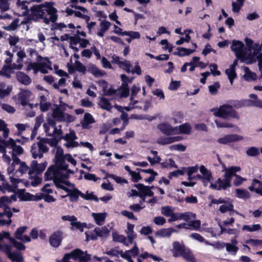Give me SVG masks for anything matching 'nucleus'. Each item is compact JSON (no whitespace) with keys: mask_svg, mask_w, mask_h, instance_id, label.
Here are the masks:
<instances>
[{"mask_svg":"<svg viewBox=\"0 0 262 262\" xmlns=\"http://www.w3.org/2000/svg\"><path fill=\"white\" fill-rule=\"evenodd\" d=\"M231 49L235 52L237 58L242 61H244L246 60V52L244 50V44L242 41L233 40L231 46Z\"/></svg>","mask_w":262,"mask_h":262,"instance_id":"obj_5","label":"nucleus"},{"mask_svg":"<svg viewBox=\"0 0 262 262\" xmlns=\"http://www.w3.org/2000/svg\"><path fill=\"white\" fill-rule=\"evenodd\" d=\"M221 204L219 211L222 213H229L230 216H232L234 213L238 214V212L234 209V205L233 200L229 198H220L218 199H212L210 203L209 206H211L212 204Z\"/></svg>","mask_w":262,"mask_h":262,"instance_id":"obj_3","label":"nucleus"},{"mask_svg":"<svg viewBox=\"0 0 262 262\" xmlns=\"http://www.w3.org/2000/svg\"><path fill=\"white\" fill-rule=\"evenodd\" d=\"M177 49L178 51L174 52L173 54L180 57L188 56L195 52V49H187L183 47H178Z\"/></svg>","mask_w":262,"mask_h":262,"instance_id":"obj_25","label":"nucleus"},{"mask_svg":"<svg viewBox=\"0 0 262 262\" xmlns=\"http://www.w3.org/2000/svg\"><path fill=\"white\" fill-rule=\"evenodd\" d=\"M3 144L4 145V147L1 146V147L3 148L4 150L5 151V149H4L5 147H9L12 149L16 144V142L12 138H9L8 141H3Z\"/></svg>","mask_w":262,"mask_h":262,"instance_id":"obj_56","label":"nucleus"},{"mask_svg":"<svg viewBox=\"0 0 262 262\" xmlns=\"http://www.w3.org/2000/svg\"><path fill=\"white\" fill-rule=\"evenodd\" d=\"M62 240V232L61 231L54 232L49 237L50 244L53 247H58Z\"/></svg>","mask_w":262,"mask_h":262,"instance_id":"obj_11","label":"nucleus"},{"mask_svg":"<svg viewBox=\"0 0 262 262\" xmlns=\"http://www.w3.org/2000/svg\"><path fill=\"white\" fill-rule=\"evenodd\" d=\"M181 257H182L187 262H196L195 256L189 249H186Z\"/></svg>","mask_w":262,"mask_h":262,"instance_id":"obj_28","label":"nucleus"},{"mask_svg":"<svg viewBox=\"0 0 262 262\" xmlns=\"http://www.w3.org/2000/svg\"><path fill=\"white\" fill-rule=\"evenodd\" d=\"M172 249L171 252L173 256L178 257L181 256L186 249L184 244H181L178 241H174L172 243Z\"/></svg>","mask_w":262,"mask_h":262,"instance_id":"obj_14","label":"nucleus"},{"mask_svg":"<svg viewBox=\"0 0 262 262\" xmlns=\"http://www.w3.org/2000/svg\"><path fill=\"white\" fill-rule=\"evenodd\" d=\"M249 189L262 196V182L254 179L252 182L251 185L249 187Z\"/></svg>","mask_w":262,"mask_h":262,"instance_id":"obj_20","label":"nucleus"},{"mask_svg":"<svg viewBox=\"0 0 262 262\" xmlns=\"http://www.w3.org/2000/svg\"><path fill=\"white\" fill-rule=\"evenodd\" d=\"M135 187H136L139 191L140 198L142 199L144 201L145 199V194L147 191V189L148 188V186H145L144 184L139 183L135 185Z\"/></svg>","mask_w":262,"mask_h":262,"instance_id":"obj_33","label":"nucleus"},{"mask_svg":"<svg viewBox=\"0 0 262 262\" xmlns=\"http://www.w3.org/2000/svg\"><path fill=\"white\" fill-rule=\"evenodd\" d=\"M169 149L171 151L177 150L179 151H185L186 149V147L182 144H178L169 146Z\"/></svg>","mask_w":262,"mask_h":262,"instance_id":"obj_54","label":"nucleus"},{"mask_svg":"<svg viewBox=\"0 0 262 262\" xmlns=\"http://www.w3.org/2000/svg\"><path fill=\"white\" fill-rule=\"evenodd\" d=\"M95 122V119L92 115L89 113H86L84 114L83 120L81 122L82 127L84 129H89L91 127L90 124L94 123Z\"/></svg>","mask_w":262,"mask_h":262,"instance_id":"obj_22","label":"nucleus"},{"mask_svg":"<svg viewBox=\"0 0 262 262\" xmlns=\"http://www.w3.org/2000/svg\"><path fill=\"white\" fill-rule=\"evenodd\" d=\"M42 122V119L37 117L35 119V123L30 136V139L33 140L37 134V130Z\"/></svg>","mask_w":262,"mask_h":262,"instance_id":"obj_32","label":"nucleus"},{"mask_svg":"<svg viewBox=\"0 0 262 262\" xmlns=\"http://www.w3.org/2000/svg\"><path fill=\"white\" fill-rule=\"evenodd\" d=\"M80 173L81 174H84V175L83 176L84 178L87 180L96 182L99 179V178H97L95 174L90 173H86L83 170H81L80 171Z\"/></svg>","mask_w":262,"mask_h":262,"instance_id":"obj_51","label":"nucleus"},{"mask_svg":"<svg viewBox=\"0 0 262 262\" xmlns=\"http://www.w3.org/2000/svg\"><path fill=\"white\" fill-rule=\"evenodd\" d=\"M81 197L86 200H94L95 202H98L99 199L97 196L94 194L93 192L89 193L88 191H86V194H84L82 192Z\"/></svg>","mask_w":262,"mask_h":262,"instance_id":"obj_48","label":"nucleus"},{"mask_svg":"<svg viewBox=\"0 0 262 262\" xmlns=\"http://www.w3.org/2000/svg\"><path fill=\"white\" fill-rule=\"evenodd\" d=\"M94 232L97 233L99 237H106L110 234V230L105 226L101 228L96 227L94 229Z\"/></svg>","mask_w":262,"mask_h":262,"instance_id":"obj_36","label":"nucleus"},{"mask_svg":"<svg viewBox=\"0 0 262 262\" xmlns=\"http://www.w3.org/2000/svg\"><path fill=\"white\" fill-rule=\"evenodd\" d=\"M226 248L227 251L233 252L234 254H235L238 250V248L236 246L230 243H227L226 244Z\"/></svg>","mask_w":262,"mask_h":262,"instance_id":"obj_63","label":"nucleus"},{"mask_svg":"<svg viewBox=\"0 0 262 262\" xmlns=\"http://www.w3.org/2000/svg\"><path fill=\"white\" fill-rule=\"evenodd\" d=\"M44 60L46 61H42L40 62H36L38 64L37 66H34L32 70L34 71V73L36 74L38 71H40L42 74H47L48 73V69L50 70H52L51 67V62L50 61L48 57H44Z\"/></svg>","mask_w":262,"mask_h":262,"instance_id":"obj_6","label":"nucleus"},{"mask_svg":"<svg viewBox=\"0 0 262 262\" xmlns=\"http://www.w3.org/2000/svg\"><path fill=\"white\" fill-rule=\"evenodd\" d=\"M10 0H0V9L2 12H5L9 9Z\"/></svg>","mask_w":262,"mask_h":262,"instance_id":"obj_60","label":"nucleus"},{"mask_svg":"<svg viewBox=\"0 0 262 262\" xmlns=\"http://www.w3.org/2000/svg\"><path fill=\"white\" fill-rule=\"evenodd\" d=\"M236 196L238 198L247 199L250 198V194L248 190L244 189H236L235 190Z\"/></svg>","mask_w":262,"mask_h":262,"instance_id":"obj_42","label":"nucleus"},{"mask_svg":"<svg viewBox=\"0 0 262 262\" xmlns=\"http://www.w3.org/2000/svg\"><path fill=\"white\" fill-rule=\"evenodd\" d=\"M14 72L11 69L10 65H4L1 70H0V75L4 76L7 78L11 77V74Z\"/></svg>","mask_w":262,"mask_h":262,"instance_id":"obj_30","label":"nucleus"},{"mask_svg":"<svg viewBox=\"0 0 262 262\" xmlns=\"http://www.w3.org/2000/svg\"><path fill=\"white\" fill-rule=\"evenodd\" d=\"M66 108L64 106H57L55 108L52 113L53 118L59 122H63L64 120V114L63 111Z\"/></svg>","mask_w":262,"mask_h":262,"instance_id":"obj_17","label":"nucleus"},{"mask_svg":"<svg viewBox=\"0 0 262 262\" xmlns=\"http://www.w3.org/2000/svg\"><path fill=\"white\" fill-rule=\"evenodd\" d=\"M253 102H254L250 99L232 100L229 101V105H231L233 108L238 109L244 106H250Z\"/></svg>","mask_w":262,"mask_h":262,"instance_id":"obj_15","label":"nucleus"},{"mask_svg":"<svg viewBox=\"0 0 262 262\" xmlns=\"http://www.w3.org/2000/svg\"><path fill=\"white\" fill-rule=\"evenodd\" d=\"M16 78L20 83L26 85L30 84L32 81L31 78L23 72H17Z\"/></svg>","mask_w":262,"mask_h":262,"instance_id":"obj_21","label":"nucleus"},{"mask_svg":"<svg viewBox=\"0 0 262 262\" xmlns=\"http://www.w3.org/2000/svg\"><path fill=\"white\" fill-rule=\"evenodd\" d=\"M182 138L179 136L161 137L157 140V143L162 145H168L174 142L179 141Z\"/></svg>","mask_w":262,"mask_h":262,"instance_id":"obj_19","label":"nucleus"},{"mask_svg":"<svg viewBox=\"0 0 262 262\" xmlns=\"http://www.w3.org/2000/svg\"><path fill=\"white\" fill-rule=\"evenodd\" d=\"M10 243L13 244L14 247L19 250H23L25 249V246L21 242L16 241L14 238H11Z\"/></svg>","mask_w":262,"mask_h":262,"instance_id":"obj_57","label":"nucleus"},{"mask_svg":"<svg viewBox=\"0 0 262 262\" xmlns=\"http://www.w3.org/2000/svg\"><path fill=\"white\" fill-rule=\"evenodd\" d=\"M245 80L250 81L256 80L257 79L256 74L251 71L248 67H245V74L244 76Z\"/></svg>","mask_w":262,"mask_h":262,"instance_id":"obj_34","label":"nucleus"},{"mask_svg":"<svg viewBox=\"0 0 262 262\" xmlns=\"http://www.w3.org/2000/svg\"><path fill=\"white\" fill-rule=\"evenodd\" d=\"M54 2L45 3L33 6L30 11L33 16L37 18L43 19L45 23L48 24L50 21L55 23L58 19L57 10L54 7Z\"/></svg>","mask_w":262,"mask_h":262,"instance_id":"obj_1","label":"nucleus"},{"mask_svg":"<svg viewBox=\"0 0 262 262\" xmlns=\"http://www.w3.org/2000/svg\"><path fill=\"white\" fill-rule=\"evenodd\" d=\"M215 123L218 128H232L234 127L233 124L228 122H223L221 120H215Z\"/></svg>","mask_w":262,"mask_h":262,"instance_id":"obj_52","label":"nucleus"},{"mask_svg":"<svg viewBox=\"0 0 262 262\" xmlns=\"http://www.w3.org/2000/svg\"><path fill=\"white\" fill-rule=\"evenodd\" d=\"M77 139V137L76 135L75 131L71 130L69 133H67L64 136L60 137V138L58 139V140L63 139L66 141L67 142H69L71 141L75 140Z\"/></svg>","mask_w":262,"mask_h":262,"instance_id":"obj_35","label":"nucleus"},{"mask_svg":"<svg viewBox=\"0 0 262 262\" xmlns=\"http://www.w3.org/2000/svg\"><path fill=\"white\" fill-rule=\"evenodd\" d=\"M134 224L127 222V229L125 230V232L127 235L128 242L130 244L133 243L134 239L137 237V234L134 230Z\"/></svg>","mask_w":262,"mask_h":262,"instance_id":"obj_18","label":"nucleus"},{"mask_svg":"<svg viewBox=\"0 0 262 262\" xmlns=\"http://www.w3.org/2000/svg\"><path fill=\"white\" fill-rule=\"evenodd\" d=\"M178 231L172 227L162 228L155 233L156 236L160 237H170L172 233H176Z\"/></svg>","mask_w":262,"mask_h":262,"instance_id":"obj_16","label":"nucleus"},{"mask_svg":"<svg viewBox=\"0 0 262 262\" xmlns=\"http://www.w3.org/2000/svg\"><path fill=\"white\" fill-rule=\"evenodd\" d=\"M225 73L228 76L230 82L232 84L233 80L236 77V73L235 72V70L231 69H227L225 71Z\"/></svg>","mask_w":262,"mask_h":262,"instance_id":"obj_53","label":"nucleus"},{"mask_svg":"<svg viewBox=\"0 0 262 262\" xmlns=\"http://www.w3.org/2000/svg\"><path fill=\"white\" fill-rule=\"evenodd\" d=\"M66 157L54 159L55 164L50 166L45 173V180H52L53 177L57 176L60 171L67 169L69 165L66 163Z\"/></svg>","mask_w":262,"mask_h":262,"instance_id":"obj_2","label":"nucleus"},{"mask_svg":"<svg viewBox=\"0 0 262 262\" xmlns=\"http://www.w3.org/2000/svg\"><path fill=\"white\" fill-rule=\"evenodd\" d=\"M37 139H39V142H41L45 144L46 143L49 144L51 147L56 146L58 145V141L54 138H41L39 136L37 137Z\"/></svg>","mask_w":262,"mask_h":262,"instance_id":"obj_37","label":"nucleus"},{"mask_svg":"<svg viewBox=\"0 0 262 262\" xmlns=\"http://www.w3.org/2000/svg\"><path fill=\"white\" fill-rule=\"evenodd\" d=\"M185 170L182 168V169H178L170 172L168 174V177L169 179H171L173 177H178L179 176H183Z\"/></svg>","mask_w":262,"mask_h":262,"instance_id":"obj_55","label":"nucleus"},{"mask_svg":"<svg viewBox=\"0 0 262 262\" xmlns=\"http://www.w3.org/2000/svg\"><path fill=\"white\" fill-rule=\"evenodd\" d=\"M241 168L239 166H233L225 169V173L224 174L225 182L226 186H231V181L233 177H235L237 174L236 173L241 170Z\"/></svg>","mask_w":262,"mask_h":262,"instance_id":"obj_7","label":"nucleus"},{"mask_svg":"<svg viewBox=\"0 0 262 262\" xmlns=\"http://www.w3.org/2000/svg\"><path fill=\"white\" fill-rule=\"evenodd\" d=\"M20 200L23 201H32V194L29 192H25L24 190H21L18 193V195Z\"/></svg>","mask_w":262,"mask_h":262,"instance_id":"obj_44","label":"nucleus"},{"mask_svg":"<svg viewBox=\"0 0 262 262\" xmlns=\"http://www.w3.org/2000/svg\"><path fill=\"white\" fill-rule=\"evenodd\" d=\"M64 179L66 178L63 177L55 176L53 177L52 180H53L54 184L56 187L61 189L60 187L64 186L62 184H63L67 186H70L71 185V183L69 181L64 180Z\"/></svg>","mask_w":262,"mask_h":262,"instance_id":"obj_24","label":"nucleus"},{"mask_svg":"<svg viewBox=\"0 0 262 262\" xmlns=\"http://www.w3.org/2000/svg\"><path fill=\"white\" fill-rule=\"evenodd\" d=\"M105 177L107 178H111L114 180L118 183H127V181L124 178L116 176L113 174H110L107 172L105 173Z\"/></svg>","mask_w":262,"mask_h":262,"instance_id":"obj_47","label":"nucleus"},{"mask_svg":"<svg viewBox=\"0 0 262 262\" xmlns=\"http://www.w3.org/2000/svg\"><path fill=\"white\" fill-rule=\"evenodd\" d=\"M75 69L77 71L81 72L84 74H85L86 71L85 67L78 60L75 61Z\"/></svg>","mask_w":262,"mask_h":262,"instance_id":"obj_59","label":"nucleus"},{"mask_svg":"<svg viewBox=\"0 0 262 262\" xmlns=\"http://www.w3.org/2000/svg\"><path fill=\"white\" fill-rule=\"evenodd\" d=\"M60 187L62 190L68 192V195L69 196L70 200L72 202H77L78 200L79 196H81V195H82V192L77 188H74L72 190L65 186H62Z\"/></svg>","mask_w":262,"mask_h":262,"instance_id":"obj_13","label":"nucleus"},{"mask_svg":"<svg viewBox=\"0 0 262 262\" xmlns=\"http://www.w3.org/2000/svg\"><path fill=\"white\" fill-rule=\"evenodd\" d=\"M183 169L185 170V172H187L188 175V180L191 181V178L190 176L193 173L196 172L198 170V167L197 165L195 166H190L188 167H183Z\"/></svg>","mask_w":262,"mask_h":262,"instance_id":"obj_46","label":"nucleus"},{"mask_svg":"<svg viewBox=\"0 0 262 262\" xmlns=\"http://www.w3.org/2000/svg\"><path fill=\"white\" fill-rule=\"evenodd\" d=\"M10 202V200L7 196H3L0 198V208L9 207L8 204Z\"/></svg>","mask_w":262,"mask_h":262,"instance_id":"obj_62","label":"nucleus"},{"mask_svg":"<svg viewBox=\"0 0 262 262\" xmlns=\"http://www.w3.org/2000/svg\"><path fill=\"white\" fill-rule=\"evenodd\" d=\"M99 105L103 110L106 111H110L112 108L111 103L105 97H102L101 98Z\"/></svg>","mask_w":262,"mask_h":262,"instance_id":"obj_39","label":"nucleus"},{"mask_svg":"<svg viewBox=\"0 0 262 262\" xmlns=\"http://www.w3.org/2000/svg\"><path fill=\"white\" fill-rule=\"evenodd\" d=\"M119 68L122 69L125 71L127 73L130 72V68L132 67V64L129 61L124 59L123 61H121L118 65Z\"/></svg>","mask_w":262,"mask_h":262,"instance_id":"obj_41","label":"nucleus"},{"mask_svg":"<svg viewBox=\"0 0 262 262\" xmlns=\"http://www.w3.org/2000/svg\"><path fill=\"white\" fill-rule=\"evenodd\" d=\"M178 127L177 134L189 135L191 131V127L189 123H186L179 125Z\"/></svg>","mask_w":262,"mask_h":262,"instance_id":"obj_26","label":"nucleus"},{"mask_svg":"<svg viewBox=\"0 0 262 262\" xmlns=\"http://www.w3.org/2000/svg\"><path fill=\"white\" fill-rule=\"evenodd\" d=\"M31 152L34 159H36L37 158H41L43 157V155L41 153V151L38 150V145L36 143H34L32 145Z\"/></svg>","mask_w":262,"mask_h":262,"instance_id":"obj_38","label":"nucleus"},{"mask_svg":"<svg viewBox=\"0 0 262 262\" xmlns=\"http://www.w3.org/2000/svg\"><path fill=\"white\" fill-rule=\"evenodd\" d=\"M93 216L95 219V221L97 225H100L101 222L105 220V215L104 213H93Z\"/></svg>","mask_w":262,"mask_h":262,"instance_id":"obj_49","label":"nucleus"},{"mask_svg":"<svg viewBox=\"0 0 262 262\" xmlns=\"http://www.w3.org/2000/svg\"><path fill=\"white\" fill-rule=\"evenodd\" d=\"M60 128L59 129L57 127H55L54 128V130L52 133L48 134V136L52 137L53 138L55 139L58 141V144L59 143L60 140H58L59 138L61 136H63L62 133L63 132L61 129V126L60 125Z\"/></svg>","mask_w":262,"mask_h":262,"instance_id":"obj_43","label":"nucleus"},{"mask_svg":"<svg viewBox=\"0 0 262 262\" xmlns=\"http://www.w3.org/2000/svg\"><path fill=\"white\" fill-rule=\"evenodd\" d=\"M220 88V84L218 82H215L213 84L209 85V91L211 94L215 95L217 94L218 89Z\"/></svg>","mask_w":262,"mask_h":262,"instance_id":"obj_58","label":"nucleus"},{"mask_svg":"<svg viewBox=\"0 0 262 262\" xmlns=\"http://www.w3.org/2000/svg\"><path fill=\"white\" fill-rule=\"evenodd\" d=\"M246 154L248 156L256 157L259 155V149L256 147L252 146L248 148Z\"/></svg>","mask_w":262,"mask_h":262,"instance_id":"obj_50","label":"nucleus"},{"mask_svg":"<svg viewBox=\"0 0 262 262\" xmlns=\"http://www.w3.org/2000/svg\"><path fill=\"white\" fill-rule=\"evenodd\" d=\"M71 258L75 260H79L80 262H88L91 259V255L84 253L79 249H76L70 253Z\"/></svg>","mask_w":262,"mask_h":262,"instance_id":"obj_8","label":"nucleus"},{"mask_svg":"<svg viewBox=\"0 0 262 262\" xmlns=\"http://www.w3.org/2000/svg\"><path fill=\"white\" fill-rule=\"evenodd\" d=\"M88 72L91 73L96 78L103 76L105 73L99 69L95 65L90 64L88 68Z\"/></svg>","mask_w":262,"mask_h":262,"instance_id":"obj_23","label":"nucleus"},{"mask_svg":"<svg viewBox=\"0 0 262 262\" xmlns=\"http://www.w3.org/2000/svg\"><path fill=\"white\" fill-rule=\"evenodd\" d=\"M243 139V137L237 134H229L224 136L217 139V142L222 144H227L231 142H235Z\"/></svg>","mask_w":262,"mask_h":262,"instance_id":"obj_10","label":"nucleus"},{"mask_svg":"<svg viewBox=\"0 0 262 262\" xmlns=\"http://www.w3.org/2000/svg\"><path fill=\"white\" fill-rule=\"evenodd\" d=\"M214 115L226 120L231 119H239V116L231 105L228 104L221 105L214 113Z\"/></svg>","mask_w":262,"mask_h":262,"instance_id":"obj_4","label":"nucleus"},{"mask_svg":"<svg viewBox=\"0 0 262 262\" xmlns=\"http://www.w3.org/2000/svg\"><path fill=\"white\" fill-rule=\"evenodd\" d=\"M30 93V91L29 90H25L23 93H20L18 94V99L20 102L21 104L23 106H26L28 104L29 100V95H27V94Z\"/></svg>","mask_w":262,"mask_h":262,"instance_id":"obj_31","label":"nucleus"},{"mask_svg":"<svg viewBox=\"0 0 262 262\" xmlns=\"http://www.w3.org/2000/svg\"><path fill=\"white\" fill-rule=\"evenodd\" d=\"M8 257L12 261L24 262V258L20 253L12 252Z\"/></svg>","mask_w":262,"mask_h":262,"instance_id":"obj_45","label":"nucleus"},{"mask_svg":"<svg viewBox=\"0 0 262 262\" xmlns=\"http://www.w3.org/2000/svg\"><path fill=\"white\" fill-rule=\"evenodd\" d=\"M158 128L164 135L170 136L177 133L178 127H173L168 123H162L158 125Z\"/></svg>","mask_w":262,"mask_h":262,"instance_id":"obj_12","label":"nucleus"},{"mask_svg":"<svg viewBox=\"0 0 262 262\" xmlns=\"http://www.w3.org/2000/svg\"><path fill=\"white\" fill-rule=\"evenodd\" d=\"M161 212L165 216H169L173 212V211L171 207L165 206L162 207Z\"/></svg>","mask_w":262,"mask_h":262,"instance_id":"obj_64","label":"nucleus"},{"mask_svg":"<svg viewBox=\"0 0 262 262\" xmlns=\"http://www.w3.org/2000/svg\"><path fill=\"white\" fill-rule=\"evenodd\" d=\"M113 241L115 242H119L123 243L125 246H128V244L126 242V237L123 235L119 234L117 232H113L112 233Z\"/></svg>","mask_w":262,"mask_h":262,"instance_id":"obj_29","label":"nucleus"},{"mask_svg":"<svg viewBox=\"0 0 262 262\" xmlns=\"http://www.w3.org/2000/svg\"><path fill=\"white\" fill-rule=\"evenodd\" d=\"M180 220H183L187 222H189L191 218L195 219L196 214L191 212H186L179 214Z\"/></svg>","mask_w":262,"mask_h":262,"instance_id":"obj_40","label":"nucleus"},{"mask_svg":"<svg viewBox=\"0 0 262 262\" xmlns=\"http://www.w3.org/2000/svg\"><path fill=\"white\" fill-rule=\"evenodd\" d=\"M99 84L103 88V91L104 92L105 95L107 96H111L112 95H114L116 91L112 89H109L107 91V89L108 88V83L105 80H100L98 82Z\"/></svg>","mask_w":262,"mask_h":262,"instance_id":"obj_27","label":"nucleus"},{"mask_svg":"<svg viewBox=\"0 0 262 262\" xmlns=\"http://www.w3.org/2000/svg\"><path fill=\"white\" fill-rule=\"evenodd\" d=\"M124 36H129L132 39H138L140 37V34L136 31H124Z\"/></svg>","mask_w":262,"mask_h":262,"instance_id":"obj_61","label":"nucleus"},{"mask_svg":"<svg viewBox=\"0 0 262 262\" xmlns=\"http://www.w3.org/2000/svg\"><path fill=\"white\" fill-rule=\"evenodd\" d=\"M47 166V162H45L41 163H38L36 160L32 161L31 164V169L29 170V174L31 176L34 173L39 174L42 173Z\"/></svg>","mask_w":262,"mask_h":262,"instance_id":"obj_9","label":"nucleus"}]
</instances>
